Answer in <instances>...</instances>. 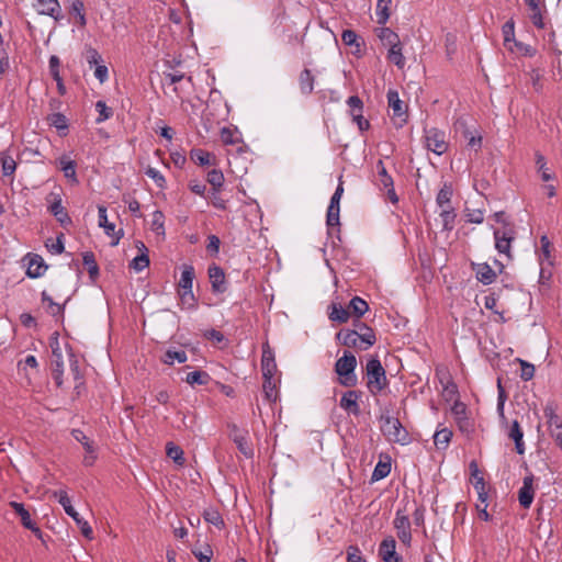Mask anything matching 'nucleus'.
<instances>
[{
    "mask_svg": "<svg viewBox=\"0 0 562 562\" xmlns=\"http://www.w3.org/2000/svg\"><path fill=\"white\" fill-rule=\"evenodd\" d=\"M72 437L82 445L85 449V456L82 463L85 467H92L98 459L97 447L82 430L74 429L71 431Z\"/></svg>",
    "mask_w": 562,
    "mask_h": 562,
    "instance_id": "0eeeda50",
    "label": "nucleus"
},
{
    "mask_svg": "<svg viewBox=\"0 0 562 562\" xmlns=\"http://www.w3.org/2000/svg\"><path fill=\"white\" fill-rule=\"evenodd\" d=\"M48 121L50 123L52 126L56 127L57 130H67L68 128V123H67V119L64 114L61 113H54L52 114L49 117H48Z\"/></svg>",
    "mask_w": 562,
    "mask_h": 562,
    "instance_id": "13d9d810",
    "label": "nucleus"
},
{
    "mask_svg": "<svg viewBox=\"0 0 562 562\" xmlns=\"http://www.w3.org/2000/svg\"><path fill=\"white\" fill-rule=\"evenodd\" d=\"M349 308L358 317L362 316L369 308L368 303L359 296H355L349 304Z\"/></svg>",
    "mask_w": 562,
    "mask_h": 562,
    "instance_id": "603ef678",
    "label": "nucleus"
},
{
    "mask_svg": "<svg viewBox=\"0 0 562 562\" xmlns=\"http://www.w3.org/2000/svg\"><path fill=\"white\" fill-rule=\"evenodd\" d=\"M146 176L150 178L158 188L164 189L166 187V179L162 173L156 168L148 167L145 171Z\"/></svg>",
    "mask_w": 562,
    "mask_h": 562,
    "instance_id": "4d7b16f0",
    "label": "nucleus"
},
{
    "mask_svg": "<svg viewBox=\"0 0 562 562\" xmlns=\"http://www.w3.org/2000/svg\"><path fill=\"white\" fill-rule=\"evenodd\" d=\"M360 330L361 333L351 329L341 330L337 334V339L344 346L367 350L374 345L376 340L375 335L373 330L366 325H361Z\"/></svg>",
    "mask_w": 562,
    "mask_h": 562,
    "instance_id": "f257e3e1",
    "label": "nucleus"
},
{
    "mask_svg": "<svg viewBox=\"0 0 562 562\" xmlns=\"http://www.w3.org/2000/svg\"><path fill=\"white\" fill-rule=\"evenodd\" d=\"M502 33H503V37H504V46L506 47L507 50H509L510 53H514L515 49H514L513 44L517 40L515 38V23L513 20L507 21L503 25Z\"/></svg>",
    "mask_w": 562,
    "mask_h": 562,
    "instance_id": "cd10ccee",
    "label": "nucleus"
},
{
    "mask_svg": "<svg viewBox=\"0 0 562 562\" xmlns=\"http://www.w3.org/2000/svg\"><path fill=\"white\" fill-rule=\"evenodd\" d=\"M95 110L99 113V116L95 120L98 124L109 120L112 116V110L106 106L104 101H98L95 103Z\"/></svg>",
    "mask_w": 562,
    "mask_h": 562,
    "instance_id": "6e6d98bb",
    "label": "nucleus"
},
{
    "mask_svg": "<svg viewBox=\"0 0 562 562\" xmlns=\"http://www.w3.org/2000/svg\"><path fill=\"white\" fill-rule=\"evenodd\" d=\"M356 367V357L351 352L345 351L335 364V372L339 375L340 384L344 386H355L357 384Z\"/></svg>",
    "mask_w": 562,
    "mask_h": 562,
    "instance_id": "7ed1b4c3",
    "label": "nucleus"
},
{
    "mask_svg": "<svg viewBox=\"0 0 562 562\" xmlns=\"http://www.w3.org/2000/svg\"><path fill=\"white\" fill-rule=\"evenodd\" d=\"M341 40L347 46H356L358 49L360 47L359 37L352 30H345Z\"/></svg>",
    "mask_w": 562,
    "mask_h": 562,
    "instance_id": "680f3d73",
    "label": "nucleus"
},
{
    "mask_svg": "<svg viewBox=\"0 0 562 562\" xmlns=\"http://www.w3.org/2000/svg\"><path fill=\"white\" fill-rule=\"evenodd\" d=\"M221 190L222 189H212L210 193V200L214 207L218 210H226L227 204L226 201L221 196Z\"/></svg>",
    "mask_w": 562,
    "mask_h": 562,
    "instance_id": "bf43d9fd",
    "label": "nucleus"
},
{
    "mask_svg": "<svg viewBox=\"0 0 562 562\" xmlns=\"http://www.w3.org/2000/svg\"><path fill=\"white\" fill-rule=\"evenodd\" d=\"M59 167L66 178H69L74 182H77L76 165H75L74 160H71L70 158H68L66 156H63L59 159Z\"/></svg>",
    "mask_w": 562,
    "mask_h": 562,
    "instance_id": "473e14b6",
    "label": "nucleus"
},
{
    "mask_svg": "<svg viewBox=\"0 0 562 562\" xmlns=\"http://www.w3.org/2000/svg\"><path fill=\"white\" fill-rule=\"evenodd\" d=\"M394 527L397 531L398 539L405 543L409 544L412 540L411 533V522L407 516L402 515L400 512L396 513L394 519Z\"/></svg>",
    "mask_w": 562,
    "mask_h": 562,
    "instance_id": "4468645a",
    "label": "nucleus"
},
{
    "mask_svg": "<svg viewBox=\"0 0 562 562\" xmlns=\"http://www.w3.org/2000/svg\"><path fill=\"white\" fill-rule=\"evenodd\" d=\"M347 104L350 108V113L352 116H355V113H361L363 103L361 99L357 95H351L347 100Z\"/></svg>",
    "mask_w": 562,
    "mask_h": 562,
    "instance_id": "69168bd1",
    "label": "nucleus"
},
{
    "mask_svg": "<svg viewBox=\"0 0 562 562\" xmlns=\"http://www.w3.org/2000/svg\"><path fill=\"white\" fill-rule=\"evenodd\" d=\"M231 438L236 443L238 450L246 457L251 458L254 456V450L248 443L247 432L240 430L237 426H233L231 431Z\"/></svg>",
    "mask_w": 562,
    "mask_h": 562,
    "instance_id": "2eb2a0df",
    "label": "nucleus"
},
{
    "mask_svg": "<svg viewBox=\"0 0 562 562\" xmlns=\"http://www.w3.org/2000/svg\"><path fill=\"white\" fill-rule=\"evenodd\" d=\"M392 0H378L376 16L379 24H385L390 18L389 7Z\"/></svg>",
    "mask_w": 562,
    "mask_h": 562,
    "instance_id": "58836bf2",
    "label": "nucleus"
},
{
    "mask_svg": "<svg viewBox=\"0 0 562 562\" xmlns=\"http://www.w3.org/2000/svg\"><path fill=\"white\" fill-rule=\"evenodd\" d=\"M10 507L16 513V515L21 519V524L26 528L30 529L38 539L42 538V531L36 526V524L32 520L30 513L25 509L24 505L22 503L18 502H10Z\"/></svg>",
    "mask_w": 562,
    "mask_h": 562,
    "instance_id": "9d476101",
    "label": "nucleus"
},
{
    "mask_svg": "<svg viewBox=\"0 0 562 562\" xmlns=\"http://www.w3.org/2000/svg\"><path fill=\"white\" fill-rule=\"evenodd\" d=\"M151 229L157 235L165 234V216L161 211H155L151 217Z\"/></svg>",
    "mask_w": 562,
    "mask_h": 562,
    "instance_id": "8fccbe9b",
    "label": "nucleus"
},
{
    "mask_svg": "<svg viewBox=\"0 0 562 562\" xmlns=\"http://www.w3.org/2000/svg\"><path fill=\"white\" fill-rule=\"evenodd\" d=\"M347 561L348 562H366V560L362 559L361 552L358 547L350 546L347 549Z\"/></svg>",
    "mask_w": 562,
    "mask_h": 562,
    "instance_id": "774afa93",
    "label": "nucleus"
},
{
    "mask_svg": "<svg viewBox=\"0 0 562 562\" xmlns=\"http://www.w3.org/2000/svg\"><path fill=\"white\" fill-rule=\"evenodd\" d=\"M391 472V464L389 462H378L375 465L373 473H372V480L373 481H380L384 477H386Z\"/></svg>",
    "mask_w": 562,
    "mask_h": 562,
    "instance_id": "864d4df0",
    "label": "nucleus"
},
{
    "mask_svg": "<svg viewBox=\"0 0 562 562\" xmlns=\"http://www.w3.org/2000/svg\"><path fill=\"white\" fill-rule=\"evenodd\" d=\"M426 147L436 155H442L448 149L446 134L437 128H429L425 131Z\"/></svg>",
    "mask_w": 562,
    "mask_h": 562,
    "instance_id": "39448f33",
    "label": "nucleus"
},
{
    "mask_svg": "<svg viewBox=\"0 0 562 562\" xmlns=\"http://www.w3.org/2000/svg\"><path fill=\"white\" fill-rule=\"evenodd\" d=\"M131 266L135 271H142L149 266V258L146 254H140L132 260Z\"/></svg>",
    "mask_w": 562,
    "mask_h": 562,
    "instance_id": "0e129e2a",
    "label": "nucleus"
},
{
    "mask_svg": "<svg viewBox=\"0 0 562 562\" xmlns=\"http://www.w3.org/2000/svg\"><path fill=\"white\" fill-rule=\"evenodd\" d=\"M439 216L442 221V226L445 229L450 231L453 227L456 213L452 207L441 209Z\"/></svg>",
    "mask_w": 562,
    "mask_h": 562,
    "instance_id": "3c124183",
    "label": "nucleus"
},
{
    "mask_svg": "<svg viewBox=\"0 0 562 562\" xmlns=\"http://www.w3.org/2000/svg\"><path fill=\"white\" fill-rule=\"evenodd\" d=\"M192 553L199 562H211L213 557V551L209 546L204 550L192 549Z\"/></svg>",
    "mask_w": 562,
    "mask_h": 562,
    "instance_id": "338daca9",
    "label": "nucleus"
},
{
    "mask_svg": "<svg viewBox=\"0 0 562 562\" xmlns=\"http://www.w3.org/2000/svg\"><path fill=\"white\" fill-rule=\"evenodd\" d=\"M190 158L193 162H195L199 166H210L215 165V156L210 154L209 151L201 149V148H194L190 151Z\"/></svg>",
    "mask_w": 562,
    "mask_h": 562,
    "instance_id": "b1692460",
    "label": "nucleus"
},
{
    "mask_svg": "<svg viewBox=\"0 0 562 562\" xmlns=\"http://www.w3.org/2000/svg\"><path fill=\"white\" fill-rule=\"evenodd\" d=\"M209 379H210V376L206 372L192 371L187 374L186 382L190 385H194V384L202 385V384H206Z\"/></svg>",
    "mask_w": 562,
    "mask_h": 562,
    "instance_id": "09e8293b",
    "label": "nucleus"
},
{
    "mask_svg": "<svg viewBox=\"0 0 562 562\" xmlns=\"http://www.w3.org/2000/svg\"><path fill=\"white\" fill-rule=\"evenodd\" d=\"M536 166L542 181H550L554 179V175L547 167V160L540 153H536Z\"/></svg>",
    "mask_w": 562,
    "mask_h": 562,
    "instance_id": "7c9ffc66",
    "label": "nucleus"
},
{
    "mask_svg": "<svg viewBox=\"0 0 562 562\" xmlns=\"http://www.w3.org/2000/svg\"><path fill=\"white\" fill-rule=\"evenodd\" d=\"M379 37L382 41L383 45H385L387 47H391L393 45L401 43L398 35L389 27L382 29Z\"/></svg>",
    "mask_w": 562,
    "mask_h": 562,
    "instance_id": "c03bdc74",
    "label": "nucleus"
},
{
    "mask_svg": "<svg viewBox=\"0 0 562 562\" xmlns=\"http://www.w3.org/2000/svg\"><path fill=\"white\" fill-rule=\"evenodd\" d=\"M472 484L477 493L479 501L484 503L487 499V492L485 488L484 477L481 474L475 462H471L470 464Z\"/></svg>",
    "mask_w": 562,
    "mask_h": 562,
    "instance_id": "f3484780",
    "label": "nucleus"
},
{
    "mask_svg": "<svg viewBox=\"0 0 562 562\" xmlns=\"http://www.w3.org/2000/svg\"><path fill=\"white\" fill-rule=\"evenodd\" d=\"M75 522L85 538L89 540L93 538V530L87 520L79 516L77 519H75Z\"/></svg>",
    "mask_w": 562,
    "mask_h": 562,
    "instance_id": "e2e57ef3",
    "label": "nucleus"
},
{
    "mask_svg": "<svg viewBox=\"0 0 562 562\" xmlns=\"http://www.w3.org/2000/svg\"><path fill=\"white\" fill-rule=\"evenodd\" d=\"M50 213L55 216V218L64 226L71 223V220L66 211V209L61 204V199L58 194L54 196L49 205Z\"/></svg>",
    "mask_w": 562,
    "mask_h": 562,
    "instance_id": "6ab92c4d",
    "label": "nucleus"
},
{
    "mask_svg": "<svg viewBox=\"0 0 562 562\" xmlns=\"http://www.w3.org/2000/svg\"><path fill=\"white\" fill-rule=\"evenodd\" d=\"M53 495L63 506L66 514L70 516L74 520L80 516L78 512L72 507L71 501L65 490L55 491Z\"/></svg>",
    "mask_w": 562,
    "mask_h": 562,
    "instance_id": "5701e85b",
    "label": "nucleus"
},
{
    "mask_svg": "<svg viewBox=\"0 0 562 562\" xmlns=\"http://www.w3.org/2000/svg\"><path fill=\"white\" fill-rule=\"evenodd\" d=\"M464 215L470 223L481 224L484 221V210L481 207L467 206Z\"/></svg>",
    "mask_w": 562,
    "mask_h": 562,
    "instance_id": "37998d69",
    "label": "nucleus"
},
{
    "mask_svg": "<svg viewBox=\"0 0 562 562\" xmlns=\"http://www.w3.org/2000/svg\"><path fill=\"white\" fill-rule=\"evenodd\" d=\"M98 224L108 236H114L115 225L108 221L106 207L103 205L98 206Z\"/></svg>",
    "mask_w": 562,
    "mask_h": 562,
    "instance_id": "c756f323",
    "label": "nucleus"
},
{
    "mask_svg": "<svg viewBox=\"0 0 562 562\" xmlns=\"http://www.w3.org/2000/svg\"><path fill=\"white\" fill-rule=\"evenodd\" d=\"M167 456L173 460V462L178 465H183L184 463V457H183V450L179 447L173 445L172 442H168L166 446Z\"/></svg>",
    "mask_w": 562,
    "mask_h": 562,
    "instance_id": "c9c22d12",
    "label": "nucleus"
},
{
    "mask_svg": "<svg viewBox=\"0 0 562 562\" xmlns=\"http://www.w3.org/2000/svg\"><path fill=\"white\" fill-rule=\"evenodd\" d=\"M379 557L384 562H402V558L396 552V542L392 537L385 538L380 543Z\"/></svg>",
    "mask_w": 562,
    "mask_h": 562,
    "instance_id": "f8f14e48",
    "label": "nucleus"
},
{
    "mask_svg": "<svg viewBox=\"0 0 562 562\" xmlns=\"http://www.w3.org/2000/svg\"><path fill=\"white\" fill-rule=\"evenodd\" d=\"M495 248L499 254L510 258V247L514 240V232L510 228L494 231Z\"/></svg>",
    "mask_w": 562,
    "mask_h": 562,
    "instance_id": "6e6552de",
    "label": "nucleus"
},
{
    "mask_svg": "<svg viewBox=\"0 0 562 562\" xmlns=\"http://www.w3.org/2000/svg\"><path fill=\"white\" fill-rule=\"evenodd\" d=\"M344 193L342 182L337 186L328 205L326 223L329 232L339 226L340 199Z\"/></svg>",
    "mask_w": 562,
    "mask_h": 562,
    "instance_id": "423d86ee",
    "label": "nucleus"
},
{
    "mask_svg": "<svg viewBox=\"0 0 562 562\" xmlns=\"http://www.w3.org/2000/svg\"><path fill=\"white\" fill-rule=\"evenodd\" d=\"M52 348V368L55 372H64V359H63V352L59 347V341L57 338H55L50 342Z\"/></svg>",
    "mask_w": 562,
    "mask_h": 562,
    "instance_id": "a878e982",
    "label": "nucleus"
},
{
    "mask_svg": "<svg viewBox=\"0 0 562 562\" xmlns=\"http://www.w3.org/2000/svg\"><path fill=\"white\" fill-rule=\"evenodd\" d=\"M261 371L263 378H272L277 372L274 351L268 341L262 345Z\"/></svg>",
    "mask_w": 562,
    "mask_h": 562,
    "instance_id": "1a4fd4ad",
    "label": "nucleus"
},
{
    "mask_svg": "<svg viewBox=\"0 0 562 562\" xmlns=\"http://www.w3.org/2000/svg\"><path fill=\"white\" fill-rule=\"evenodd\" d=\"M206 180L212 186V189H222L225 179L220 169H212L207 172Z\"/></svg>",
    "mask_w": 562,
    "mask_h": 562,
    "instance_id": "a18cd8bd",
    "label": "nucleus"
},
{
    "mask_svg": "<svg viewBox=\"0 0 562 562\" xmlns=\"http://www.w3.org/2000/svg\"><path fill=\"white\" fill-rule=\"evenodd\" d=\"M35 9L40 14L48 15L56 20L60 12L58 0H37Z\"/></svg>",
    "mask_w": 562,
    "mask_h": 562,
    "instance_id": "aec40b11",
    "label": "nucleus"
},
{
    "mask_svg": "<svg viewBox=\"0 0 562 562\" xmlns=\"http://www.w3.org/2000/svg\"><path fill=\"white\" fill-rule=\"evenodd\" d=\"M24 261L26 262V274L30 278H40L47 269L43 258L38 255H27Z\"/></svg>",
    "mask_w": 562,
    "mask_h": 562,
    "instance_id": "ddd939ff",
    "label": "nucleus"
},
{
    "mask_svg": "<svg viewBox=\"0 0 562 562\" xmlns=\"http://www.w3.org/2000/svg\"><path fill=\"white\" fill-rule=\"evenodd\" d=\"M465 405L459 401H456L454 404L451 407V412L456 417V420L460 425V428H463L462 423L465 419Z\"/></svg>",
    "mask_w": 562,
    "mask_h": 562,
    "instance_id": "052dcab7",
    "label": "nucleus"
},
{
    "mask_svg": "<svg viewBox=\"0 0 562 562\" xmlns=\"http://www.w3.org/2000/svg\"><path fill=\"white\" fill-rule=\"evenodd\" d=\"M194 268L191 265H183L181 277L179 280V291H188L192 290L193 279H194Z\"/></svg>",
    "mask_w": 562,
    "mask_h": 562,
    "instance_id": "393cba45",
    "label": "nucleus"
},
{
    "mask_svg": "<svg viewBox=\"0 0 562 562\" xmlns=\"http://www.w3.org/2000/svg\"><path fill=\"white\" fill-rule=\"evenodd\" d=\"M0 161L3 176H12L16 168V164L13 157L8 155L7 153H1Z\"/></svg>",
    "mask_w": 562,
    "mask_h": 562,
    "instance_id": "ea45409f",
    "label": "nucleus"
},
{
    "mask_svg": "<svg viewBox=\"0 0 562 562\" xmlns=\"http://www.w3.org/2000/svg\"><path fill=\"white\" fill-rule=\"evenodd\" d=\"M514 49H515V54H518L520 56H527V57H532L536 55L537 53V49L529 45V44H526V43H522V42H519V41H516L514 44Z\"/></svg>",
    "mask_w": 562,
    "mask_h": 562,
    "instance_id": "5fc2aeb1",
    "label": "nucleus"
},
{
    "mask_svg": "<svg viewBox=\"0 0 562 562\" xmlns=\"http://www.w3.org/2000/svg\"><path fill=\"white\" fill-rule=\"evenodd\" d=\"M366 370L367 387L372 395H376L387 385L385 370L378 358L368 360Z\"/></svg>",
    "mask_w": 562,
    "mask_h": 562,
    "instance_id": "f03ea898",
    "label": "nucleus"
},
{
    "mask_svg": "<svg viewBox=\"0 0 562 562\" xmlns=\"http://www.w3.org/2000/svg\"><path fill=\"white\" fill-rule=\"evenodd\" d=\"M387 59L390 63L394 64L400 69H403L405 67L406 60L403 55V47L401 43L389 47Z\"/></svg>",
    "mask_w": 562,
    "mask_h": 562,
    "instance_id": "c85d7f7f",
    "label": "nucleus"
},
{
    "mask_svg": "<svg viewBox=\"0 0 562 562\" xmlns=\"http://www.w3.org/2000/svg\"><path fill=\"white\" fill-rule=\"evenodd\" d=\"M180 304L183 308L195 310L196 299L192 290L179 291Z\"/></svg>",
    "mask_w": 562,
    "mask_h": 562,
    "instance_id": "49530a36",
    "label": "nucleus"
},
{
    "mask_svg": "<svg viewBox=\"0 0 562 562\" xmlns=\"http://www.w3.org/2000/svg\"><path fill=\"white\" fill-rule=\"evenodd\" d=\"M329 318L333 322L346 323L349 319V312L339 304H331Z\"/></svg>",
    "mask_w": 562,
    "mask_h": 562,
    "instance_id": "f704fd0d",
    "label": "nucleus"
},
{
    "mask_svg": "<svg viewBox=\"0 0 562 562\" xmlns=\"http://www.w3.org/2000/svg\"><path fill=\"white\" fill-rule=\"evenodd\" d=\"M381 431L389 441L405 445L408 442V434L400 423V420L390 415H382L380 418Z\"/></svg>",
    "mask_w": 562,
    "mask_h": 562,
    "instance_id": "20e7f679",
    "label": "nucleus"
},
{
    "mask_svg": "<svg viewBox=\"0 0 562 562\" xmlns=\"http://www.w3.org/2000/svg\"><path fill=\"white\" fill-rule=\"evenodd\" d=\"M358 400L359 395L356 391H348L340 398V407L357 416L360 413Z\"/></svg>",
    "mask_w": 562,
    "mask_h": 562,
    "instance_id": "4be33fe9",
    "label": "nucleus"
},
{
    "mask_svg": "<svg viewBox=\"0 0 562 562\" xmlns=\"http://www.w3.org/2000/svg\"><path fill=\"white\" fill-rule=\"evenodd\" d=\"M300 87L303 93H311L314 89V77L308 69H304L300 75Z\"/></svg>",
    "mask_w": 562,
    "mask_h": 562,
    "instance_id": "e433bc0d",
    "label": "nucleus"
},
{
    "mask_svg": "<svg viewBox=\"0 0 562 562\" xmlns=\"http://www.w3.org/2000/svg\"><path fill=\"white\" fill-rule=\"evenodd\" d=\"M42 302H43L46 311L50 315L57 316V315L61 314V312H63L61 305L55 303L53 301L52 296L47 292H45V291L42 293Z\"/></svg>",
    "mask_w": 562,
    "mask_h": 562,
    "instance_id": "4c0bfd02",
    "label": "nucleus"
},
{
    "mask_svg": "<svg viewBox=\"0 0 562 562\" xmlns=\"http://www.w3.org/2000/svg\"><path fill=\"white\" fill-rule=\"evenodd\" d=\"M451 196H452V188L449 184H443V187L439 190L437 198H436V203H437L438 207L440 210L451 207V205H450Z\"/></svg>",
    "mask_w": 562,
    "mask_h": 562,
    "instance_id": "2f4dec72",
    "label": "nucleus"
},
{
    "mask_svg": "<svg viewBox=\"0 0 562 562\" xmlns=\"http://www.w3.org/2000/svg\"><path fill=\"white\" fill-rule=\"evenodd\" d=\"M535 498L533 476L527 475L522 480V486L518 491L520 506L529 508Z\"/></svg>",
    "mask_w": 562,
    "mask_h": 562,
    "instance_id": "9b49d317",
    "label": "nucleus"
},
{
    "mask_svg": "<svg viewBox=\"0 0 562 562\" xmlns=\"http://www.w3.org/2000/svg\"><path fill=\"white\" fill-rule=\"evenodd\" d=\"M277 383L278 381L274 379V376L263 378V392L269 401L274 402L278 397Z\"/></svg>",
    "mask_w": 562,
    "mask_h": 562,
    "instance_id": "79ce46f5",
    "label": "nucleus"
},
{
    "mask_svg": "<svg viewBox=\"0 0 562 562\" xmlns=\"http://www.w3.org/2000/svg\"><path fill=\"white\" fill-rule=\"evenodd\" d=\"M188 360V356L183 350H167L162 361L166 364H173L175 362L184 363Z\"/></svg>",
    "mask_w": 562,
    "mask_h": 562,
    "instance_id": "72a5a7b5",
    "label": "nucleus"
},
{
    "mask_svg": "<svg viewBox=\"0 0 562 562\" xmlns=\"http://www.w3.org/2000/svg\"><path fill=\"white\" fill-rule=\"evenodd\" d=\"M83 265L88 268L89 276L92 280H94L99 276V267L97 265L94 255L92 252H85Z\"/></svg>",
    "mask_w": 562,
    "mask_h": 562,
    "instance_id": "a19ab883",
    "label": "nucleus"
},
{
    "mask_svg": "<svg viewBox=\"0 0 562 562\" xmlns=\"http://www.w3.org/2000/svg\"><path fill=\"white\" fill-rule=\"evenodd\" d=\"M376 170H378V175H379V184L383 188H389V187H392L393 186V179L392 177L387 173L385 167H384V164L382 160H379L378 164H376Z\"/></svg>",
    "mask_w": 562,
    "mask_h": 562,
    "instance_id": "de8ad7c7",
    "label": "nucleus"
},
{
    "mask_svg": "<svg viewBox=\"0 0 562 562\" xmlns=\"http://www.w3.org/2000/svg\"><path fill=\"white\" fill-rule=\"evenodd\" d=\"M207 272L213 292L223 293L226 290L224 270L216 265H212Z\"/></svg>",
    "mask_w": 562,
    "mask_h": 562,
    "instance_id": "dca6fc26",
    "label": "nucleus"
},
{
    "mask_svg": "<svg viewBox=\"0 0 562 562\" xmlns=\"http://www.w3.org/2000/svg\"><path fill=\"white\" fill-rule=\"evenodd\" d=\"M452 437V431L447 428L442 427L440 429H437L434 434V443L438 450H446L450 443Z\"/></svg>",
    "mask_w": 562,
    "mask_h": 562,
    "instance_id": "bb28decb",
    "label": "nucleus"
},
{
    "mask_svg": "<svg viewBox=\"0 0 562 562\" xmlns=\"http://www.w3.org/2000/svg\"><path fill=\"white\" fill-rule=\"evenodd\" d=\"M473 270L475 272L476 279L483 284H491L496 279L495 271L486 262L474 263Z\"/></svg>",
    "mask_w": 562,
    "mask_h": 562,
    "instance_id": "412c9836",
    "label": "nucleus"
},
{
    "mask_svg": "<svg viewBox=\"0 0 562 562\" xmlns=\"http://www.w3.org/2000/svg\"><path fill=\"white\" fill-rule=\"evenodd\" d=\"M387 102H389L390 109L392 110L393 115L400 117L402 123L405 122L404 116L406 113V106L404 105L403 101L400 99L397 91L389 90Z\"/></svg>",
    "mask_w": 562,
    "mask_h": 562,
    "instance_id": "a211bd4d",
    "label": "nucleus"
}]
</instances>
